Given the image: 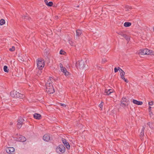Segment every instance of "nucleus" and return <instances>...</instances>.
<instances>
[{"label":"nucleus","instance_id":"obj_1","mask_svg":"<svg viewBox=\"0 0 154 154\" xmlns=\"http://www.w3.org/2000/svg\"><path fill=\"white\" fill-rule=\"evenodd\" d=\"M53 80V78L52 77H50L49 79H48L45 84L46 87V91L49 94H52L55 91L52 84V80Z\"/></svg>","mask_w":154,"mask_h":154},{"label":"nucleus","instance_id":"obj_41","mask_svg":"<svg viewBox=\"0 0 154 154\" xmlns=\"http://www.w3.org/2000/svg\"><path fill=\"white\" fill-rule=\"evenodd\" d=\"M152 31L153 32H154V27L153 28Z\"/></svg>","mask_w":154,"mask_h":154},{"label":"nucleus","instance_id":"obj_17","mask_svg":"<svg viewBox=\"0 0 154 154\" xmlns=\"http://www.w3.org/2000/svg\"><path fill=\"white\" fill-rule=\"evenodd\" d=\"M113 92V90L112 89H106L105 91V93H106V95H109L112 93Z\"/></svg>","mask_w":154,"mask_h":154},{"label":"nucleus","instance_id":"obj_26","mask_svg":"<svg viewBox=\"0 0 154 154\" xmlns=\"http://www.w3.org/2000/svg\"><path fill=\"white\" fill-rule=\"evenodd\" d=\"M124 37L128 41H129L130 39V38L126 35H125Z\"/></svg>","mask_w":154,"mask_h":154},{"label":"nucleus","instance_id":"obj_5","mask_svg":"<svg viewBox=\"0 0 154 154\" xmlns=\"http://www.w3.org/2000/svg\"><path fill=\"white\" fill-rule=\"evenodd\" d=\"M37 67L39 69H42L44 66V60L41 58L38 59L37 61Z\"/></svg>","mask_w":154,"mask_h":154},{"label":"nucleus","instance_id":"obj_16","mask_svg":"<svg viewBox=\"0 0 154 154\" xmlns=\"http://www.w3.org/2000/svg\"><path fill=\"white\" fill-rule=\"evenodd\" d=\"M145 128V126H143L142 128L141 132L140 133V136L141 138H142V137L144 135V131Z\"/></svg>","mask_w":154,"mask_h":154},{"label":"nucleus","instance_id":"obj_44","mask_svg":"<svg viewBox=\"0 0 154 154\" xmlns=\"http://www.w3.org/2000/svg\"><path fill=\"white\" fill-rule=\"evenodd\" d=\"M104 61H106V60H105V59H104Z\"/></svg>","mask_w":154,"mask_h":154},{"label":"nucleus","instance_id":"obj_8","mask_svg":"<svg viewBox=\"0 0 154 154\" xmlns=\"http://www.w3.org/2000/svg\"><path fill=\"white\" fill-rule=\"evenodd\" d=\"M14 149L13 147H9L7 148L6 151L9 154H11L12 152L14 151Z\"/></svg>","mask_w":154,"mask_h":154},{"label":"nucleus","instance_id":"obj_4","mask_svg":"<svg viewBox=\"0 0 154 154\" xmlns=\"http://www.w3.org/2000/svg\"><path fill=\"white\" fill-rule=\"evenodd\" d=\"M10 95L12 97L15 98H23L24 97L22 94L15 91H11L10 93Z\"/></svg>","mask_w":154,"mask_h":154},{"label":"nucleus","instance_id":"obj_9","mask_svg":"<svg viewBox=\"0 0 154 154\" xmlns=\"http://www.w3.org/2000/svg\"><path fill=\"white\" fill-rule=\"evenodd\" d=\"M26 140V138L22 135H20L19 137L17 138V140L20 142H24Z\"/></svg>","mask_w":154,"mask_h":154},{"label":"nucleus","instance_id":"obj_36","mask_svg":"<svg viewBox=\"0 0 154 154\" xmlns=\"http://www.w3.org/2000/svg\"><path fill=\"white\" fill-rule=\"evenodd\" d=\"M153 104V102L151 101L149 102V105L150 106H152Z\"/></svg>","mask_w":154,"mask_h":154},{"label":"nucleus","instance_id":"obj_20","mask_svg":"<svg viewBox=\"0 0 154 154\" xmlns=\"http://www.w3.org/2000/svg\"><path fill=\"white\" fill-rule=\"evenodd\" d=\"M131 23L130 22H126L124 23V26L125 27L130 26L131 25Z\"/></svg>","mask_w":154,"mask_h":154},{"label":"nucleus","instance_id":"obj_42","mask_svg":"<svg viewBox=\"0 0 154 154\" xmlns=\"http://www.w3.org/2000/svg\"><path fill=\"white\" fill-rule=\"evenodd\" d=\"M128 9H127V8L125 10L126 11H128Z\"/></svg>","mask_w":154,"mask_h":154},{"label":"nucleus","instance_id":"obj_22","mask_svg":"<svg viewBox=\"0 0 154 154\" xmlns=\"http://www.w3.org/2000/svg\"><path fill=\"white\" fill-rule=\"evenodd\" d=\"M4 71L5 72H8L9 69H8L7 66H4Z\"/></svg>","mask_w":154,"mask_h":154},{"label":"nucleus","instance_id":"obj_10","mask_svg":"<svg viewBox=\"0 0 154 154\" xmlns=\"http://www.w3.org/2000/svg\"><path fill=\"white\" fill-rule=\"evenodd\" d=\"M62 141L64 145L68 149H69L70 147V145L68 143L66 142V140L65 139H62Z\"/></svg>","mask_w":154,"mask_h":154},{"label":"nucleus","instance_id":"obj_28","mask_svg":"<svg viewBox=\"0 0 154 154\" xmlns=\"http://www.w3.org/2000/svg\"><path fill=\"white\" fill-rule=\"evenodd\" d=\"M53 5V3L52 2H48V6H51Z\"/></svg>","mask_w":154,"mask_h":154},{"label":"nucleus","instance_id":"obj_7","mask_svg":"<svg viewBox=\"0 0 154 154\" xmlns=\"http://www.w3.org/2000/svg\"><path fill=\"white\" fill-rule=\"evenodd\" d=\"M24 120L21 117L19 118L18 120V123L17 124V127L19 129L22 126Z\"/></svg>","mask_w":154,"mask_h":154},{"label":"nucleus","instance_id":"obj_43","mask_svg":"<svg viewBox=\"0 0 154 154\" xmlns=\"http://www.w3.org/2000/svg\"><path fill=\"white\" fill-rule=\"evenodd\" d=\"M56 18H57L58 17L57 16H56Z\"/></svg>","mask_w":154,"mask_h":154},{"label":"nucleus","instance_id":"obj_14","mask_svg":"<svg viewBox=\"0 0 154 154\" xmlns=\"http://www.w3.org/2000/svg\"><path fill=\"white\" fill-rule=\"evenodd\" d=\"M33 117L36 119H40L41 118V116L39 114L35 113L33 115Z\"/></svg>","mask_w":154,"mask_h":154},{"label":"nucleus","instance_id":"obj_6","mask_svg":"<svg viewBox=\"0 0 154 154\" xmlns=\"http://www.w3.org/2000/svg\"><path fill=\"white\" fill-rule=\"evenodd\" d=\"M75 66L78 69H82L85 66L84 62L83 60H79L76 62Z\"/></svg>","mask_w":154,"mask_h":154},{"label":"nucleus","instance_id":"obj_47","mask_svg":"<svg viewBox=\"0 0 154 154\" xmlns=\"http://www.w3.org/2000/svg\"><path fill=\"white\" fill-rule=\"evenodd\" d=\"M79 7V6H77V7Z\"/></svg>","mask_w":154,"mask_h":154},{"label":"nucleus","instance_id":"obj_18","mask_svg":"<svg viewBox=\"0 0 154 154\" xmlns=\"http://www.w3.org/2000/svg\"><path fill=\"white\" fill-rule=\"evenodd\" d=\"M82 33V32L79 29H78L76 31V36L79 37L81 35Z\"/></svg>","mask_w":154,"mask_h":154},{"label":"nucleus","instance_id":"obj_40","mask_svg":"<svg viewBox=\"0 0 154 154\" xmlns=\"http://www.w3.org/2000/svg\"><path fill=\"white\" fill-rule=\"evenodd\" d=\"M13 125V123L12 122H11L10 123V125Z\"/></svg>","mask_w":154,"mask_h":154},{"label":"nucleus","instance_id":"obj_32","mask_svg":"<svg viewBox=\"0 0 154 154\" xmlns=\"http://www.w3.org/2000/svg\"><path fill=\"white\" fill-rule=\"evenodd\" d=\"M59 66L60 68V69L61 70V69H63V68H64V67H63V64H61V63H60L59 64Z\"/></svg>","mask_w":154,"mask_h":154},{"label":"nucleus","instance_id":"obj_45","mask_svg":"<svg viewBox=\"0 0 154 154\" xmlns=\"http://www.w3.org/2000/svg\"><path fill=\"white\" fill-rule=\"evenodd\" d=\"M104 61H106V60H105V59H104Z\"/></svg>","mask_w":154,"mask_h":154},{"label":"nucleus","instance_id":"obj_13","mask_svg":"<svg viewBox=\"0 0 154 154\" xmlns=\"http://www.w3.org/2000/svg\"><path fill=\"white\" fill-rule=\"evenodd\" d=\"M43 139L46 141H48L50 139L49 136L48 134H45L43 137Z\"/></svg>","mask_w":154,"mask_h":154},{"label":"nucleus","instance_id":"obj_19","mask_svg":"<svg viewBox=\"0 0 154 154\" xmlns=\"http://www.w3.org/2000/svg\"><path fill=\"white\" fill-rule=\"evenodd\" d=\"M23 18L26 19V20L28 21H30V19H31V18L29 17L28 15L27 14L25 16H24L23 17Z\"/></svg>","mask_w":154,"mask_h":154},{"label":"nucleus","instance_id":"obj_34","mask_svg":"<svg viewBox=\"0 0 154 154\" xmlns=\"http://www.w3.org/2000/svg\"><path fill=\"white\" fill-rule=\"evenodd\" d=\"M64 51L62 50H61L60 52V54H64Z\"/></svg>","mask_w":154,"mask_h":154},{"label":"nucleus","instance_id":"obj_21","mask_svg":"<svg viewBox=\"0 0 154 154\" xmlns=\"http://www.w3.org/2000/svg\"><path fill=\"white\" fill-rule=\"evenodd\" d=\"M119 71L120 72V76H122L123 75H125V72L121 69H119Z\"/></svg>","mask_w":154,"mask_h":154},{"label":"nucleus","instance_id":"obj_23","mask_svg":"<svg viewBox=\"0 0 154 154\" xmlns=\"http://www.w3.org/2000/svg\"><path fill=\"white\" fill-rule=\"evenodd\" d=\"M5 20L3 19H2L0 20V25H2L5 24Z\"/></svg>","mask_w":154,"mask_h":154},{"label":"nucleus","instance_id":"obj_12","mask_svg":"<svg viewBox=\"0 0 154 154\" xmlns=\"http://www.w3.org/2000/svg\"><path fill=\"white\" fill-rule=\"evenodd\" d=\"M58 146L61 152L63 153L65 152V148L63 145H59Z\"/></svg>","mask_w":154,"mask_h":154},{"label":"nucleus","instance_id":"obj_29","mask_svg":"<svg viewBox=\"0 0 154 154\" xmlns=\"http://www.w3.org/2000/svg\"><path fill=\"white\" fill-rule=\"evenodd\" d=\"M15 50V48L14 46H13L12 48L9 49V50L11 51H13Z\"/></svg>","mask_w":154,"mask_h":154},{"label":"nucleus","instance_id":"obj_30","mask_svg":"<svg viewBox=\"0 0 154 154\" xmlns=\"http://www.w3.org/2000/svg\"><path fill=\"white\" fill-rule=\"evenodd\" d=\"M147 124L149 126L150 128H151V129H153L154 128L152 126V125H150V122H148Z\"/></svg>","mask_w":154,"mask_h":154},{"label":"nucleus","instance_id":"obj_3","mask_svg":"<svg viewBox=\"0 0 154 154\" xmlns=\"http://www.w3.org/2000/svg\"><path fill=\"white\" fill-rule=\"evenodd\" d=\"M139 54L154 55V51H153L152 50H149L147 49H145L141 50L139 52Z\"/></svg>","mask_w":154,"mask_h":154},{"label":"nucleus","instance_id":"obj_35","mask_svg":"<svg viewBox=\"0 0 154 154\" xmlns=\"http://www.w3.org/2000/svg\"><path fill=\"white\" fill-rule=\"evenodd\" d=\"M149 115H150V117H152V116L153 115V113L151 112H149Z\"/></svg>","mask_w":154,"mask_h":154},{"label":"nucleus","instance_id":"obj_11","mask_svg":"<svg viewBox=\"0 0 154 154\" xmlns=\"http://www.w3.org/2000/svg\"><path fill=\"white\" fill-rule=\"evenodd\" d=\"M61 70L66 76H68L69 75V73L67 71L66 68L65 67Z\"/></svg>","mask_w":154,"mask_h":154},{"label":"nucleus","instance_id":"obj_24","mask_svg":"<svg viewBox=\"0 0 154 154\" xmlns=\"http://www.w3.org/2000/svg\"><path fill=\"white\" fill-rule=\"evenodd\" d=\"M121 78L126 82L128 83V81L125 78L124 75L121 76Z\"/></svg>","mask_w":154,"mask_h":154},{"label":"nucleus","instance_id":"obj_15","mask_svg":"<svg viewBox=\"0 0 154 154\" xmlns=\"http://www.w3.org/2000/svg\"><path fill=\"white\" fill-rule=\"evenodd\" d=\"M133 102L134 103L137 105H141L143 104V102H142L138 101L134 99L133 100Z\"/></svg>","mask_w":154,"mask_h":154},{"label":"nucleus","instance_id":"obj_33","mask_svg":"<svg viewBox=\"0 0 154 154\" xmlns=\"http://www.w3.org/2000/svg\"><path fill=\"white\" fill-rule=\"evenodd\" d=\"M56 151L57 152L59 153L60 152V150L59 149L58 146H57L56 149Z\"/></svg>","mask_w":154,"mask_h":154},{"label":"nucleus","instance_id":"obj_2","mask_svg":"<svg viewBox=\"0 0 154 154\" xmlns=\"http://www.w3.org/2000/svg\"><path fill=\"white\" fill-rule=\"evenodd\" d=\"M129 103V101L126 97H123L120 101V105L124 108L125 107L128 108Z\"/></svg>","mask_w":154,"mask_h":154},{"label":"nucleus","instance_id":"obj_25","mask_svg":"<svg viewBox=\"0 0 154 154\" xmlns=\"http://www.w3.org/2000/svg\"><path fill=\"white\" fill-rule=\"evenodd\" d=\"M118 34L120 35H121L122 36L124 37L126 34H124L123 32H118Z\"/></svg>","mask_w":154,"mask_h":154},{"label":"nucleus","instance_id":"obj_38","mask_svg":"<svg viewBox=\"0 0 154 154\" xmlns=\"http://www.w3.org/2000/svg\"><path fill=\"white\" fill-rule=\"evenodd\" d=\"M60 104V105L61 106H64V107H66V105L65 104H63V103H61Z\"/></svg>","mask_w":154,"mask_h":154},{"label":"nucleus","instance_id":"obj_31","mask_svg":"<svg viewBox=\"0 0 154 154\" xmlns=\"http://www.w3.org/2000/svg\"><path fill=\"white\" fill-rule=\"evenodd\" d=\"M103 102L101 103L99 105V107L100 108H101V109H102L103 107Z\"/></svg>","mask_w":154,"mask_h":154},{"label":"nucleus","instance_id":"obj_46","mask_svg":"<svg viewBox=\"0 0 154 154\" xmlns=\"http://www.w3.org/2000/svg\"><path fill=\"white\" fill-rule=\"evenodd\" d=\"M104 61H106V60H105V59H104Z\"/></svg>","mask_w":154,"mask_h":154},{"label":"nucleus","instance_id":"obj_39","mask_svg":"<svg viewBox=\"0 0 154 154\" xmlns=\"http://www.w3.org/2000/svg\"><path fill=\"white\" fill-rule=\"evenodd\" d=\"M148 109H149V112H151V106H149V107Z\"/></svg>","mask_w":154,"mask_h":154},{"label":"nucleus","instance_id":"obj_27","mask_svg":"<svg viewBox=\"0 0 154 154\" xmlns=\"http://www.w3.org/2000/svg\"><path fill=\"white\" fill-rule=\"evenodd\" d=\"M121 68H120V67H118V69H117L116 67H115L114 68V72L115 73L117 72L118 70L119 71V69H121Z\"/></svg>","mask_w":154,"mask_h":154},{"label":"nucleus","instance_id":"obj_37","mask_svg":"<svg viewBox=\"0 0 154 154\" xmlns=\"http://www.w3.org/2000/svg\"><path fill=\"white\" fill-rule=\"evenodd\" d=\"M44 2L46 4L48 5V1L47 0H45Z\"/></svg>","mask_w":154,"mask_h":154}]
</instances>
